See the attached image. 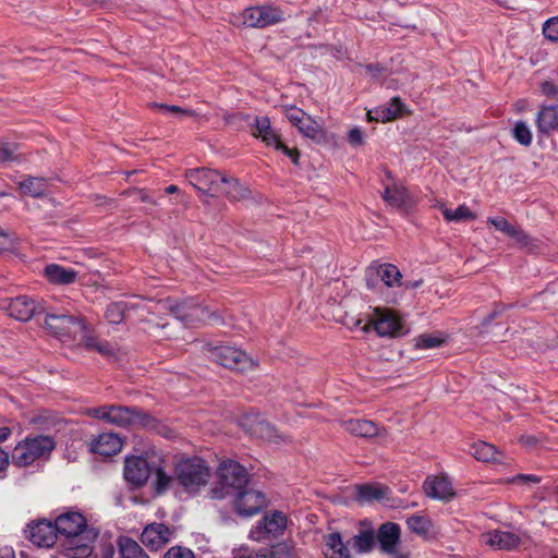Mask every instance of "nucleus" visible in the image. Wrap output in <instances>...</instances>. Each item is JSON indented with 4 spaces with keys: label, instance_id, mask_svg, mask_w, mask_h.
Listing matches in <instances>:
<instances>
[{
    "label": "nucleus",
    "instance_id": "nucleus-1",
    "mask_svg": "<svg viewBox=\"0 0 558 558\" xmlns=\"http://www.w3.org/2000/svg\"><path fill=\"white\" fill-rule=\"evenodd\" d=\"M53 526L56 534L64 536L63 554L68 558H87L93 553V544L98 532L88 527L85 517L76 511H68L58 515Z\"/></svg>",
    "mask_w": 558,
    "mask_h": 558
},
{
    "label": "nucleus",
    "instance_id": "nucleus-2",
    "mask_svg": "<svg viewBox=\"0 0 558 558\" xmlns=\"http://www.w3.org/2000/svg\"><path fill=\"white\" fill-rule=\"evenodd\" d=\"M88 412L93 417L122 428L135 426L156 428L157 426V421L150 414L135 407L107 404L89 409Z\"/></svg>",
    "mask_w": 558,
    "mask_h": 558
},
{
    "label": "nucleus",
    "instance_id": "nucleus-3",
    "mask_svg": "<svg viewBox=\"0 0 558 558\" xmlns=\"http://www.w3.org/2000/svg\"><path fill=\"white\" fill-rule=\"evenodd\" d=\"M56 448V440L48 435L27 436L17 442L11 453V462L14 466L26 468L38 460L49 459Z\"/></svg>",
    "mask_w": 558,
    "mask_h": 558
},
{
    "label": "nucleus",
    "instance_id": "nucleus-4",
    "mask_svg": "<svg viewBox=\"0 0 558 558\" xmlns=\"http://www.w3.org/2000/svg\"><path fill=\"white\" fill-rule=\"evenodd\" d=\"M217 474V484L211 489L213 498L222 499L227 496H234L248 485V473L236 461L221 462Z\"/></svg>",
    "mask_w": 558,
    "mask_h": 558
},
{
    "label": "nucleus",
    "instance_id": "nucleus-5",
    "mask_svg": "<svg viewBox=\"0 0 558 558\" xmlns=\"http://www.w3.org/2000/svg\"><path fill=\"white\" fill-rule=\"evenodd\" d=\"M175 477L186 492L195 493L208 483L210 471L203 459L186 458L177 463Z\"/></svg>",
    "mask_w": 558,
    "mask_h": 558
},
{
    "label": "nucleus",
    "instance_id": "nucleus-6",
    "mask_svg": "<svg viewBox=\"0 0 558 558\" xmlns=\"http://www.w3.org/2000/svg\"><path fill=\"white\" fill-rule=\"evenodd\" d=\"M45 325L57 337L75 339L77 336H84L86 332V323L80 315L47 313Z\"/></svg>",
    "mask_w": 558,
    "mask_h": 558
},
{
    "label": "nucleus",
    "instance_id": "nucleus-7",
    "mask_svg": "<svg viewBox=\"0 0 558 558\" xmlns=\"http://www.w3.org/2000/svg\"><path fill=\"white\" fill-rule=\"evenodd\" d=\"M189 183L199 193V196L217 197L220 195L222 173L210 168H194L185 172Z\"/></svg>",
    "mask_w": 558,
    "mask_h": 558
},
{
    "label": "nucleus",
    "instance_id": "nucleus-8",
    "mask_svg": "<svg viewBox=\"0 0 558 558\" xmlns=\"http://www.w3.org/2000/svg\"><path fill=\"white\" fill-rule=\"evenodd\" d=\"M400 317L390 308H374L367 324L362 327L364 332L375 330L379 337H396L401 331Z\"/></svg>",
    "mask_w": 558,
    "mask_h": 558
},
{
    "label": "nucleus",
    "instance_id": "nucleus-9",
    "mask_svg": "<svg viewBox=\"0 0 558 558\" xmlns=\"http://www.w3.org/2000/svg\"><path fill=\"white\" fill-rule=\"evenodd\" d=\"M167 303L169 311L186 327H194L198 323L210 319L211 317L216 318L206 307L195 303L193 300L183 302L167 300Z\"/></svg>",
    "mask_w": 558,
    "mask_h": 558
},
{
    "label": "nucleus",
    "instance_id": "nucleus-10",
    "mask_svg": "<svg viewBox=\"0 0 558 558\" xmlns=\"http://www.w3.org/2000/svg\"><path fill=\"white\" fill-rule=\"evenodd\" d=\"M211 359L226 368L236 372H247L255 368L256 363L244 351L233 347L220 345L210 352Z\"/></svg>",
    "mask_w": 558,
    "mask_h": 558
},
{
    "label": "nucleus",
    "instance_id": "nucleus-11",
    "mask_svg": "<svg viewBox=\"0 0 558 558\" xmlns=\"http://www.w3.org/2000/svg\"><path fill=\"white\" fill-rule=\"evenodd\" d=\"M0 308L20 322H28L34 316L45 313V307L37 300L27 295L2 299Z\"/></svg>",
    "mask_w": 558,
    "mask_h": 558
},
{
    "label": "nucleus",
    "instance_id": "nucleus-12",
    "mask_svg": "<svg viewBox=\"0 0 558 558\" xmlns=\"http://www.w3.org/2000/svg\"><path fill=\"white\" fill-rule=\"evenodd\" d=\"M243 23L250 27L264 28L284 21L283 11L272 4L246 8L242 13Z\"/></svg>",
    "mask_w": 558,
    "mask_h": 558
},
{
    "label": "nucleus",
    "instance_id": "nucleus-13",
    "mask_svg": "<svg viewBox=\"0 0 558 558\" xmlns=\"http://www.w3.org/2000/svg\"><path fill=\"white\" fill-rule=\"evenodd\" d=\"M287 527V517L281 511H272L263 517L251 530L250 537L256 542L277 538Z\"/></svg>",
    "mask_w": 558,
    "mask_h": 558
},
{
    "label": "nucleus",
    "instance_id": "nucleus-14",
    "mask_svg": "<svg viewBox=\"0 0 558 558\" xmlns=\"http://www.w3.org/2000/svg\"><path fill=\"white\" fill-rule=\"evenodd\" d=\"M235 511L242 517H252L266 507L265 496L247 486L234 495Z\"/></svg>",
    "mask_w": 558,
    "mask_h": 558
},
{
    "label": "nucleus",
    "instance_id": "nucleus-15",
    "mask_svg": "<svg viewBox=\"0 0 558 558\" xmlns=\"http://www.w3.org/2000/svg\"><path fill=\"white\" fill-rule=\"evenodd\" d=\"M173 534V530L166 524L154 522L144 527L141 541L148 549L158 550L172 539Z\"/></svg>",
    "mask_w": 558,
    "mask_h": 558
},
{
    "label": "nucleus",
    "instance_id": "nucleus-16",
    "mask_svg": "<svg viewBox=\"0 0 558 558\" xmlns=\"http://www.w3.org/2000/svg\"><path fill=\"white\" fill-rule=\"evenodd\" d=\"M28 539L38 547H51L57 539L53 523L49 520L43 519L31 523L27 526Z\"/></svg>",
    "mask_w": 558,
    "mask_h": 558
},
{
    "label": "nucleus",
    "instance_id": "nucleus-17",
    "mask_svg": "<svg viewBox=\"0 0 558 558\" xmlns=\"http://www.w3.org/2000/svg\"><path fill=\"white\" fill-rule=\"evenodd\" d=\"M153 468L148 464L147 460L143 457H129L124 463V478L134 486H143Z\"/></svg>",
    "mask_w": 558,
    "mask_h": 558
},
{
    "label": "nucleus",
    "instance_id": "nucleus-18",
    "mask_svg": "<svg viewBox=\"0 0 558 558\" xmlns=\"http://www.w3.org/2000/svg\"><path fill=\"white\" fill-rule=\"evenodd\" d=\"M342 428L356 437L363 438H372V437H383L385 436L386 428L378 426L373 421L368 420H348L341 422Z\"/></svg>",
    "mask_w": 558,
    "mask_h": 558
},
{
    "label": "nucleus",
    "instance_id": "nucleus-19",
    "mask_svg": "<svg viewBox=\"0 0 558 558\" xmlns=\"http://www.w3.org/2000/svg\"><path fill=\"white\" fill-rule=\"evenodd\" d=\"M248 432L253 436L272 444H281L288 441L287 436L279 433L269 422L262 420L258 416L250 421Z\"/></svg>",
    "mask_w": 558,
    "mask_h": 558
},
{
    "label": "nucleus",
    "instance_id": "nucleus-20",
    "mask_svg": "<svg viewBox=\"0 0 558 558\" xmlns=\"http://www.w3.org/2000/svg\"><path fill=\"white\" fill-rule=\"evenodd\" d=\"M426 496L433 499L449 501L454 497L451 483L444 476L427 478L423 484Z\"/></svg>",
    "mask_w": 558,
    "mask_h": 558
},
{
    "label": "nucleus",
    "instance_id": "nucleus-21",
    "mask_svg": "<svg viewBox=\"0 0 558 558\" xmlns=\"http://www.w3.org/2000/svg\"><path fill=\"white\" fill-rule=\"evenodd\" d=\"M121 448L122 440L114 433H104L92 442V451L104 457H111L118 453Z\"/></svg>",
    "mask_w": 558,
    "mask_h": 558
},
{
    "label": "nucleus",
    "instance_id": "nucleus-22",
    "mask_svg": "<svg viewBox=\"0 0 558 558\" xmlns=\"http://www.w3.org/2000/svg\"><path fill=\"white\" fill-rule=\"evenodd\" d=\"M377 539L383 551L393 554L400 539V527L397 523L386 522L380 525Z\"/></svg>",
    "mask_w": 558,
    "mask_h": 558
},
{
    "label": "nucleus",
    "instance_id": "nucleus-23",
    "mask_svg": "<svg viewBox=\"0 0 558 558\" xmlns=\"http://www.w3.org/2000/svg\"><path fill=\"white\" fill-rule=\"evenodd\" d=\"M484 541L492 547L505 550L514 549L521 543L518 534L507 531L489 532L484 536Z\"/></svg>",
    "mask_w": 558,
    "mask_h": 558
},
{
    "label": "nucleus",
    "instance_id": "nucleus-24",
    "mask_svg": "<svg viewBox=\"0 0 558 558\" xmlns=\"http://www.w3.org/2000/svg\"><path fill=\"white\" fill-rule=\"evenodd\" d=\"M324 544L326 547V558H352L348 548V543L344 544L342 536L339 532H332L324 536Z\"/></svg>",
    "mask_w": 558,
    "mask_h": 558
},
{
    "label": "nucleus",
    "instance_id": "nucleus-25",
    "mask_svg": "<svg viewBox=\"0 0 558 558\" xmlns=\"http://www.w3.org/2000/svg\"><path fill=\"white\" fill-rule=\"evenodd\" d=\"M44 275L53 284H70L76 280L77 271L58 264H49L45 267Z\"/></svg>",
    "mask_w": 558,
    "mask_h": 558
},
{
    "label": "nucleus",
    "instance_id": "nucleus-26",
    "mask_svg": "<svg viewBox=\"0 0 558 558\" xmlns=\"http://www.w3.org/2000/svg\"><path fill=\"white\" fill-rule=\"evenodd\" d=\"M222 179L220 194H223L230 201H241L248 197L250 190L239 179L226 174H222Z\"/></svg>",
    "mask_w": 558,
    "mask_h": 558
},
{
    "label": "nucleus",
    "instance_id": "nucleus-27",
    "mask_svg": "<svg viewBox=\"0 0 558 558\" xmlns=\"http://www.w3.org/2000/svg\"><path fill=\"white\" fill-rule=\"evenodd\" d=\"M20 191L31 197H43L47 194L49 183L45 178L27 175L19 182Z\"/></svg>",
    "mask_w": 558,
    "mask_h": 558
},
{
    "label": "nucleus",
    "instance_id": "nucleus-28",
    "mask_svg": "<svg viewBox=\"0 0 558 558\" xmlns=\"http://www.w3.org/2000/svg\"><path fill=\"white\" fill-rule=\"evenodd\" d=\"M252 134L255 137H260L268 146L278 145V141L280 140L279 134L271 128L269 118L265 116L255 118V125Z\"/></svg>",
    "mask_w": 558,
    "mask_h": 558
},
{
    "label": "nucleus",
    "instance_id": "nucleus-29",
    "mask_svg": "<svg viewBox=\"0 0 558 558\" xmlns=\"http://www.w3.org/2000/svg\"><path fill=\"white\" fill-rule=\"evenodd\" d=\"M376 275L387 287L401 286V272L392 264L378 265L376 268H368L367 276Z\"/></svg>",
    "mask_w": 558,
    "mask_h": 558
},
{
    "label": "nucleus",
    "instance_id": "nucleus-30",
    "mask_svg": "<svg viewBox=\"0 0 558 558\" xmlns=\"http://www.w3.org/2000/svg\"><path fill=\"white\" fill-rule=\"evenodd\" d=\"M537 129L543 134L558 131V108L555 106L544 107L537 114Z\"/></svg>",
    "mask_w": 558,
    "mask_h": 558
},
{
    "label": "nucleus",
    "instance_id": "nucleus-31",
    "mask_svg": "<svg viewBox=\"0 0 558 558\" xmlns=\"http://www.w3.org/2000/svg\"><path fill=\"white\" fill-rule=\"evenodd\" d=\"M117 546L120 558H149L142 546L131 537L119 536Z\"/></svg>",
    "mask_w": 558,
    "mask_h": 558
},
{
    "label": "nucleus",
    "instance_id": "nucleus-32",
    "mask_svg": "<svg viewBox=\"0 0 558 558\" xmlns=\"http://www.w3.org/2000/svg\"><path fill=\"white\" fill-rule=\"evenodd\" d=\"M383 198L388 205L397 208H405L411 205L409 192L403 186H393L392 189L386 186Z\"/></svg>",
    "mask_w": 558,
    "mask_h": 558
},
{
    "label": "nucleus",
    "instance_id": "nucleus-33",
    "mask_svg": "<svg viewBox=\"0 0 558 558\" xmlns=\"http://www.w3.org/2000/svg\"><path fill=\"white\" fill-rule=\"evenodd\" d=\"M470 452L476 460L483 462H500L502 456L495 446L485 441L474 442Z\"/></svg>",
    "mask_w": 558,
    "mask_h": 558
},
{
    "label": "nucleus",
    "instance_id": "nucleus-34",
    "mask_svg": "<svg viewBox=\"0 0 558 558\" xmlns=\"http://www.w3.org/2000/svg\"><path fill=\"white\" fill-rule=\"evenodd\" d=\"M296 128L305 137H308L316 143H320L326 140V132L324 128L308 114L301 120Z\"/></svg>",
    "mask_w": 558,
    "mask_h": 558
},
{
    "label": "nucleus",
    "instance_id": "nucleus-35",
    "mask_svg": "<svg viewBox=\"0 0 558 558\" xmlns=\"http://www.w3.org/2000/svg\"><path fill=\"white\" fill-rule=\"evenodd\" d=\"M405 109L404 104L399 97H393L387 106H383L376 110L377 121H390L400 117Z\"/></svg>",
    "mask_w": 558,
    "mask_h": 558
},
{
    "label": "nucleus",
    "instance_id": "nucleus-36",
    "mask_svg": "<svg viewBox=\"0 0 558 558\" xmlns=\"http://www.w3.org/2000/svg\"><path fill=\"white\" fill-rule=\"evenodd\" d=\"M348 544H351L353 549L359 554L369 553L375 545L374 531L371 529L362 530L359 534L354 535Z\"/></svg>",
    "mask_w": 558,
    "mask_h": 558
},
{
    "label": "nucleus",
    "instance_id": "nucleus-37",
    "mask_svg": "<svg viewBox=\"0 0 558 558\" xmlns=\"http://www.w3.org/2000/svg\"><path fill=\"white\" fill-rule=\"evenodd\" d=\"M356 489L359 500L366 502L384 499L388 492V488L373 484L360 485Z\"/></svg>",
    "mask_w": 558,
    "mask_h": 558
},
{
    "label": "nucleus",
    "instance_id": "nucleus-38",
    "mask_svg": "<svg viewBox=\"0 0 558 558\" xmlns=\"http://www.w3.org/2000/svg\"><path fill=\"white\" fill-rule=\"evenodd\" d=\"M440 210L447 221H468L474 220L476 218L475 214H473L466 205H460L457 209H450L444 206H440Z\"/></svg>",
    "mask_w": 558,
    "mask_h": 558
},
{
    "label": "nucleus",
    "instance_id": "nucleus-39",
    "mask_svg": "<svg viewBox=\"0 0 558 558\" xmlns=\"http://www.w3.org/2000/svg\"><path fill=\"white\" fill-rule=\"evenodd\" d=\"M407 525L413 533L426 536L430 531L432 522L427 517L414 514L407 519Z\"/></svg>",
    "mask_w": 558,
    "mask_h": 558
},
{
    "label": "nucleus",
    "instance_id": "nucleus-40",
    "mask_svg": "<svg viewBox=\"0 0 558 558\" xmlns=\"http://www.w3.org/2000/svg\"><path fill=\"white\" fill-rule=\"evenodd\" d=\"M81 337L84 338L85 347L88 350L97 351L98 353H100L101 355L107 356V357H111L114 355V348L108 341L99 340L97 338L88 337L85 335L81 336Z\"/></svg>",
    "mask_w": 558,
    "mask_h": 558
},
{
    "label": "nucleus",
    "instance_id": "nucleus-41",
    "mask_svg": "<svg viewBox=\"0 0 558 558\" xmlns=\"http://www.w3.org/2000/svg\"><path fill=\"white\" fill-rule=\"evenodd\" d=\"M128 305L124 302L110 303L106 310L105 316L110 324H120L125 316Z\"/></svg>",
    "mask_w": 558,
    "mask_h": 558
},
{
    "label": "nucleus",
    "instance_id": "nucleus-42",
    "mask_svg": "<svg viewBox=\"0 0 558 558\" xmlns=\"http://www.w3.org/2000/svg\"><path fill=\"white\" fill-rule=\"evenodd\" d=\"M511 134L513 138L523 146H530L532 143V132L524 121H518L514 124Z\"/></svg>",
    "mask_w": 558,
    "mask_h": 558
},
{
    "label": "nucleus",
    "instance_id": "nucleus-43",
    "mask_svg": "<svg viewBox=\"0 0 558 558\" xmlns=\"http://www.w3.org/2000/svg\"><path fill=\"white\" fill-rule=\"evenodd\" d=\"M264 558H292L293 547L288 543H278L260 555Z\"/></svg>",
    "mask_w": 558,
    "mask_h": 558
},
{
    "label": "nucleus",
    "instance_id": "nucleus-44",
    "mask_svg": "<svg viewBox=\"0 0 558 558\" xmlns=\"http://www.w3.org/2000/svg\"><path fill=\"white\" fill-rule=\"evenodd\" d=\"M155 492L156 494L161 495L169 489L172 476L168 475L161 468L155 469Z\"/></svg>",
    "mask_w": 558,
    "mask_h": 558
},
{
    "label": "nucleus",
    "instance_id": "nucleus-45",
    "mask_svg": "<svg viewBox=\"0 0 558 558\" xmlns=\"http://www.w3.org/2000/svg\"><path fill=\"white\" fill-rule=\"evenodd\" d=\"M444 343V339L424 333L415 338V348L418 350H426V349H433L441 345Z\"/></svg>",
    "mask_w": 558,
    "mask_h": 558
},
{
    "label": "nucleus",
    "instance_id": "nucleus-46",
    "mask_svg": "<svg viewBox=\"0 0 558 558\" xmlns=\"http://www.w3.org/2000/svg\"><path fill=\"white\" fill-rule=\"evenodd\" d=\"M153 108L159 109L165 113L175 114L179 117H194L196 113L193 110L184 109L174 105H166V104H151Z\"/></svg>",
    "mask_w": 558,
    "mask_h": 558
},
{
    "label": "nucleus",
    "instance_id": "nucleus-47",
    "mask_svg": "<svg viewBox=\"0 0 558 558\" xmlns=\"http://www.w3.org/2000/svg\"><path fill=\"white\" fill-rule=\"evenodd\" d=\"M162 558H196V557L192 549H190L185 546L174 545V546L170 547L165 553Z\"/></svg>",
    "mask_w": 558,
    "mask_h": 558
},
{
    "label": "nucleus",
    "instance_id": "nucleus-48",
    "mask_svg": "<svg viewBox=\"0 0 558 558\" xmlns=\"http://www.w3.org/2000/svg\"><path fill=\"white\" fill-rule=\"evenodd\" d=\"M543 34L547 39L558 41V16L551 17L544 23Z\"/></svg>",
    "mask_w": 558,
    "mask_h": 558
},
{
    "label": "nucleus",
    "instance_id": "nucleus-49",
    "mask_svg": "<svg viewBox=\"0 0 558 558\" xmlns=\"http://www.w3.org/2000/svg\"><path fill=\"white\" fill-rule=\"evenodd\" d=\"M487 223L494 226L497 230L501 231L507 235H511L515 227L502 217L488 218Z\"/></svg>",
    "mask_w": 558,
    "mask_h": 558
},
{
    "label": "nucleus",
    "instance_id": "nucleus-50",
    "mask_svg": "<svg viewBox=\"0 0 558 558\" xmlns=\"http://www.w3.org/2000/svg\"><path fill=\"white\" fill-rule=\"evenodd\" d=\"M509 236L522 246H530L533 242L532 238L524 230L518 227H514L511 235Z\"/></svg>",
    "mask_w": 558,
    "mask_h": 558
},
{
    "label": "nucleus",
    "instance_id": "nucleus-51",
    "mask_svg": "<svg viewBox=\"0 0 558 558\" xmlns=\"http://www.w3.org/2000/svg\"><path fill=\"white\" fill-rule=\"evenodd\" d=\"M275 149L281 150L286 156L291 158L292 162L294 165L299 163V157L300 153L296 148H289L287 145H284L281 140L278 141V145H274Z\"/></svg>",
    "mask_w": 558,
    "mask_h": 558
},
{
    "label": "nucleus",
    "instance_id": "nucleus-52",
    "mask_svg": "<svg viewBox=\"0 0 558 558\" xmlns=\"http://www.w3.org/2000/svg\"><path fill=\"white\" fill-rule=\"evenodd\" d=\"M509 482L522 485H531L538 484L541 482V477L536 475L518 474L517 476L512 477Z\"/></svg>",
    "mask_w": 558,
    "mask_h": 558
},
{
    "label": "nucleus",
    "instance_id": "nucleus-53",
    "mask_svg": "<svg viewBox=\"0 0 558 558\" xmlns=\"http://www.w3.org/2000/svg\"><path fill=\"white\" fill-rule=\"evenodd\" d=\"M307 113H305L302 109L299 108H290L287 111V118L288 120L294 125L298 126L301 120H303L306 117Z\"/></svg>",
    "mask_w": 558,
    "mask_h": 558
},
{
    "label": "nucleus",
    "instance_id": "nucleus-54",
    "mask_svg": "<svg viewBox=\"0 0 558 558\" xmlns=\"http://www.w3.org/2000/svg\"><path fill=\"white\" fill-rule=\"evenodd\" d=\"M348 141L352 146H361L364 144V134L361 129L353 128L348 134Z\"/></svg>",
    "mask_w": 558,
    "mask_h": 558
},
{
    "label": "nucleus",
    "instance_id": "nucleus-55",
    "mask_svg": "<svg viewBox=\"0 0 558 558\" xmlns=\"http://www.w3.org/2000/svg\"><path fill=\"white\" fill-rule=\"evenodd\" d=\"M131 194H136L138 197V201H141L142 203H149L153 205H157V202L155 199H153L144 190L131 189V190H126L122 193V195H131Z\"/></svg>",
    "mask_w": 558,
    "mask_h": 558
},
{
    "label": "nucleus",
    "instance_id": "nucleus-56",
    "mask_svg": "<svg viewBox=\"0 0 558 558\" xmlns=\"http://www.w3.org/2000/svg\"><path fill=\"white\" fill-rule=\"evenodd\" d=\"M365 70L375 80L381 77L387 72V69L379 63L367 64Z\"/></svg>",
    "mask_w": 558,
    "mask_h": 558
},
{
    "label": "nucleus",
    "instance_id": "nucleus-57",
    "mask_svg": "<svg viewBox=\"0 0 558 558\" xmlns=\"http://www.w3.org/2000/svg\"><path fill=\"white\" fill-rule=\"evenodd\" d=\"M541 89H542V93L546 96L555 97L558 94L557 86L550 81L543 82L541 85Z\"/></svg>",
    "mask_w": 558,
    "mask_h": 558
},
{
    "label": "nucleus",
    "instance_id": "nucleus-58",
    "mask_svg": "<svg viewBox=\"0 0 558 558\" xmlns=\"http://www.w3.org/2000/svg\"><path fill=\"white\" fill-rule=\"evenodd\" d=\"M12 245L10 234L0 231V252L8 250Z\"/></svg>",
    "mask_w": 558,
    "mask_h": 558
},
{
    "label": "nucleus",
    "instance_id": "nucleus-59",
    "mask_svg": "<svg viewBox=\"0 0 558 558\" xmlns=\"http://www.w3.org/2000/svg\"><path fill=\"white\" fill-rule=\"evenodd\" d=\"M10 462V456L4 450L0 449V472L4 471Z\"/></svg>",
    "mask_w": 558,
    "mask_h": 558
},
{
    "label": "nucleus",
    "instance_id": "nucleus-60",
    "mask_svg": "<svg viewBox=\"0 0 558 558\" xmlns=\"http://www.w3.org/2000/svg\"><path fill=\"white\" fill-rule=\"evenodd\" d=\"M0 558H15L13 549L9 547L0 548Z\"/></svg>",
    "mask_w": 558,
    "mask_h": 558
},
{
    "label": "nucleus",
    "instance_id": "nucleus-61",
    "mask_svg": "<svg viewBox=\"0 0 558 558\" xmlns=\"http://www.w3.org/2000/svg\"><path fill=\"white\" fill-rule=\"evenodd\" d=\"M0 159L9 161L13 159L12 153L8 148H0Z\"/></svg>",
    "mask_w": 558,
    "mask_h": 558
},
{
    "label": "nucleus",
    "instance_id": "nucleus-62",
    "mask_svg": "<svg viewBox=\"0 0 558 558\" xmlns=\"http://www.w3.org/2000/svg\"><path fill=\"white\" fill-rule=\"evenodd\" d=\"M10 435L11 429L9 427H0V442L7 440Z\"/></svg>",
    "mask_w": 558,
    "mask_h": 558
},
{
    "label": "nucleus",
    "instance_id": "nucleus-63",
    "mask_svg": "<svg viewBox=\"0 0 558 558\" xmlns=\"http://www.w3.org/2000/svg\"><path fill=\"white\" fill-rule=\"evenodd\" d=\"M422 283H423L422 279L415 280V281H407L404 283V288L405 289H415V288H418L420 286H422Z\"/></svg>",
    "mask_w": 558,
    "mask_h": 558
},
{
    "label": "nucleus",
    "instance_id": "nucleus-64",
    "mask_svg": "<svg viewBox=\"0 0 558 558\" xmlns=\"http://www.w3.org/2000/svg\"><path fill=\"white\" fill-rule=\"evenodd\" d=\"M113 556H114V548H113V546L112 545L107 546L104 549L102 557L104 558H113Z\"/></svg>",
    "mask_w": 558,
    "mask_h": 558
}]
</instances>
